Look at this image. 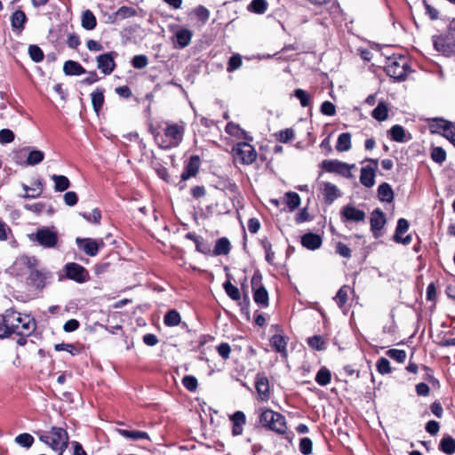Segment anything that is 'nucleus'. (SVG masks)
Here are the masks:
<instances>
[{"mask_svg": "<svg viewBox=\"0 0 455 455\" xmlns=\"http://www.w3.org/2000/svg\"><path fill=\"white\" fill-rule=\"evenodd\" d=\"M185 132V126L183 123H166V126L164 129L163 133H157L155 136V140L157 144L164 149H169L178 147L182 140Z\"/></svg>", "mask_w": 455, "mask_h": 455, "instance_id": "f257e3e1", "label": "nucleus"}, {"mask_svg": "<svg viewBox=\"0 0 455 455\" xmlns=\"http://www.w3.org/2000/svg\"><path fill=\"white\" fill-rule=\"evenodd\" d=\"M35 264V258L21 256L16 259L14 263V267H27L28 268H29V283L37 289H43L44 287L46 286V284L49 283L52 276V274L48 271L33 268V266Z\"/></svg>", "mask_w": 455, "mask_h": 455, "instance_id": "f03ea898", "label": "nucleus"}, {"mask_svg": "<svg viewBox=\"0 0 455 455\" xmlns=\"http://www.w3.org/2000/svg\"><path fill=\"white\" fill-rule=\"evenodd\" d=\"M39 440L62 455L68 443V435L62 427H52L49 435H41Z\"/></svg>", "mask_w": 455, "mask_h": 455, "instance_id": "7ed1b4c3", "label": "nucleus"}, {"mask_svg": "<svg viewBox=\"0 0 455 455\" xmlns=\"http://www.w3.org/2000/svg\"><path fill=\"white\" fill-rule=\"evenodd\" d=\"M434 47L443 55L455 53V20L451 22L448 30L441 36H433Z\"/></svg>", "mask_w": 455, "mask_h": 455, "instance_id": "20e7f679", "label": "nucleus"}, {"mask_svg": "<svg viewBox=\"0 0 455 455\" xmlns=\"http://www.w3.org/2000/svg\"><path fill=\"white\" fill-rule=\"evenodd\" d=\"M260 423L263 427L278 434H284L287 425L284 416L272 410H265L260 415Z\"/></svg>", "mask_w": 455, "mask_h": 455, "instance_id": "39448f33", "label": "nucleus"}, {"mask_svg": "<svg viewBox=\"0 0 455 455\" xmlns=\"http://www.w3.org/2000/svg\"><path fill=\"white\" fill-rule=\"evenodd\" d=\"M408 68L407 60L403 57H400L399 59H389L386 71L390 77L402 81L404 80L407 76Z\"/></svg>", "mask_w": 455, "mask_h": 455, "instance_id": "423d86ee", "label": "nucleus"}, {"mask_svg": "<svg viewBox=\"0 0 455 455\" xmlns=\"http://www.w3.org/2000/svg\"><path fill=\"white\" fill-rule=\"evenodd\" d=\"M16 321L13 322L12 331L20 336H28L34 331L36 328L35 321L28 315H22L15 311Z\"/></svg>", "mask_w": 455, "mask_h": 455, "instance_id": "0eeeda50", "label": "nucleus"}, {"mask_svg": "<svg viewBox=\"0 0 455 455\" xmlns=\"http://www.w3.org/2000/svg\"><path fill=\"white\" fill-rule=\"evenodd\" d=\"M235 159L243 164H251L257 159L255 148L249 143L242 142L233 148Z\"/></svg>", "mask_w": 455, "mask_h": 455, "instance_id": "6e6552de", "label": "nucleus"}, {"mask_svg": "<svg viewBox=\"0 0 455 455\" xmlns=\"http://www.w3.org/2000/svg\"><path fill=\"white\" fill-rule=\"evenodd\" d=\"M321 166L327 172L337 173L347 179L353 177L351 169L355 167V164H348L339 160H323Z\"/></svg>", "mask_w": 455, "mask_h": 455, "instance_id": "1a4fd4ad", "label": "nucleus"}, {"mask_svg": "<svg viewBox=\"0 0 455 455\" xmlns=\"http://www.w3.org/2000/svg\"><path fill=\"white\" fill-rule=\"evenodd\" d=\"M76 243L80 250L86 255L94 257L98 254L100 249L103 248L105 243L103 239L79 238L76 239Z\"/></svg>", "mask_w": 455, "mask_h": 455, "instance_id": "9d476101", "label": "nucleus"}, {"mask_svg": "<svg viewBox=\"0 0 455 455\" xmlns=\"http://www.w3.org/2000/svg\"><path fill=\"white\" fill-rule=\"evenodd\" d=\"M260 283L261 275L259 273H255L251 278V285L254 291V301L261 307H267L268 305V293L267 290L261 286Z\"/></svg>", "mask_w": 455, "mask_h": 455, "instance_id": "9b49d317", "label": "nucleus"}, {"mask_svg": "<svg viewBox=\"0 0 455 455\" xmlns=\"http://www.w3.org/2000/svg\"><path fill=\"white\" fill-rule=\"evenodd\" d=\"M35 235L36 240L44 247L53 248L57 244L58 234L52 229L48 228L38 229Z\"/></svg>", "mask_w": 455, "mask_h": 455, "instance_id": "f8f14e48", "label": "nucleus"}, {"mask_svg": "<svg viewBox=\"0 0 455 455\" xmlns=\"http://www.w3.org/2000/svg\"><path fill=\"white\" fill-rule=\"evenodd\" d=\"M65 271L68 278L77 283H84L89 277L88 271L83 266L77 263L72 262L66 264Z\"/></svg>", "mask_w": 455, "mask_h": 455, "instance_id": "ddd939ff", "label": "nucleus"}, {"mask_svg": "<svg viewBox=\"0 0 455 455\" xmlns=\"http://www.w3.org/2000/svg\"><path fill=\"white\" fill-rule=\"evenodd\" d=\"M117 56L116 52H110L100 54L97 57V67L104 75H110L115 68V58Z\"/></svg>", "mask_w": 455, "mask_h": 455, "instance_id": "4468645a", "label": "nucleus"}, {"mask_svg": "<svg viewBox=\"0 0 455 455\" xmlns=\"http://www.w3.org/2000/svg\"><path fill=\"white\" fill-rule=\"evenodd\" d=\"M340 217L342 221H352V222H363L366 214L363 211L356 208L352 204L345 205L341 212Z\"/></svg>", "mask_w": 455, "mask_h": 455, "instance_id": "2eb2a0df", "label": "nucleus"}, {"mask_svg": "<svg viewBox=\"0 0 455 455\" xmlns=\"http://www.w3.org/2000/svg\"><path fill=\"white\" fill-rule=\"evenodd\" d=\"M15 311L6 310L3 315V322L0 323V339L9 337L12 332L13 322L16 321Z\"/></svg>", "mask_w": 455, "mask_h": 455, "instance_id": "dca6fc26", "label": "nucleus"}, {"mask_svg": "<svg viewBox=\"0 0 455 455\" xmlns=\"http://www.w3.org/2000/svg\"><path fill=\"white\" fill-rule=\"evenodd\" d=\"M409 222L405 219H399L397 221V226L395 229V234L394 235V240L396 243H403L407 245L411 242V235H408L405 237H403V235L408 230Z\"/></svg>", "mask_w": 455, "mask_h": 455, "instance_id": "f3484780", "label": "nucleus"}, {"mask_svg": "<svg viewBox=\"0 0 455 455\" xmlns=\"http://www.w3.org/2000/svg\"><path fill=\"white\" fill-rule=\"evenodd\" d=\"M255 387L260 399L263 401L268 400L270 388L267 378L264 375L258 374L256 377Z\"/></svg>", "mask_w": 455, "mask_h": 455, "instance_id": "a211bd4d", "label": "nucleus"}, {"mask_svg": "<svg viewBox=\"0 0 455 455\" xmlns=\"http://www.w3.org/2000/svg\"><path fill=\"white\" fill-rule=\"evenodd\" d=\"M323 194L326 204H331L336 199L341 196V193L336 185L330 182H323Z\"/></svg>", "mask_w": 455, "mask_h": 455, "instance_id": "6ab92c4d", "label": "nucleus"}, {"mask_svg": "<svg viewBox=\"0 0 455 455\" xmlns=\"http://www.w3.org/2000/svg\"><path fill=\"white\" fill-rule=\"evenodd\" d=\"M301 244L308 250L315 251L322 245V238L316 234L307 233L301 237Z\"/></svg>", "mask_w": 455, "mask_h": 455, "instance_id": "aec40b11", "label": "nucleus"}, {"mask_svg": "<svg viewBox=\"0 0 455 455\" xmlns=\"http://www.w3.org/2000/svg\"><path fill=\"white\" fill-rule=\"evenodd\" d=\"M200 159L197 156L190 157L188 164L186 166L185 171L181 174V179L186 180L191 177L196 175L199 170Z\"/></svg>", "mask_w": 455, "mask_h": 455, "instance_id": "412c9836", "label": "nucleus"}, {"mask_svg": "<svg viewBox=\"0 0 455 455\" xmlns=\"http://www.w3.org/2000/svg\"><path fill=\"white\" fill-rule=\"evenodd\" d=\"M386 223L384 213L379 210L376 209L372 212L371 216V231L376 235V232L380 231Z\"/></svg>", "mask_w": 455, "mask_h": 455, "instance_id": "4be33fe9", "label": "nucleus"}, {"mask_svg": "<svg viewBox=\"0 0 455 455\" xmlns=\"http://www.w3.org/2000/svg\"><path fill=\"white\" fill-rule=\"evenodd\" d=\"M360 182L366 188L375 184V172L372 168L366 166L361 169Z\"/></svg>", "mask_w": 455, "mask_h": 455, "instance_id": "5701e85b", "label": "nucleus"}, {"mask_svg": "<svg viewBox=\"0 0 455 455\" xmlns=\"http://www.w3.org/2000/svg\"><path fill=\"white\" fill-rule=\"evenodd\" d=\"M63 72L67 76H80L85 73V69L78 62L68 60L64 63Z\"/></svg>", "mask_w": 455, "mask_h": 455, "instance_id": "b1692460", "label": "nucleus"}, {"mask_svg": "<svg viewBox=\"0 0 455 455\" xmlns=\"http://www.w3.org/2000/svg\"><path fill=\"white\" fill-rule=\"evenodd\" d=\"M437 122V125L443 130V135L455 146V125L443 119Z\"/></svg>", "mask_w": 455, "mask_h": 455, "instance_id": "393cba45", "label": "nucleus"}, {"mask_svg": "<svg viewBox=\"0 0 455 455\" xmlns=\"http://www.w3.org/2000/svg\"><path fill=\"white\" fill-rule=\"evenodd\" d=\"M176 43L180 48L188 46L192 38V32L188 28H181L175 33Z\"/></svg>", "mask_w": 455, "mask_h": 455, "instance_id": "a878e982", "label": "nucleus"}, {"mask_svg": "<svg viewBox=\"0 0 455 455\" xmlns=\"http://www.w3.org/2000/svg\"><path fill=\"white\" fill-rule=\"evenodd\" d=\"M119 435L127 439L132 440H141L146 439L150 441V437L147 432L139 431V430H126V429H117Z\"/></svg>", "mask_w": 455, "mask_h": 455, "instance_id": "bb28decb", "label": "nucleus"}, {"mask_svg": "<svg viewBox=\"0 0 455 455\" xmlns=\"http://www.w3.org/2000/svg\"><path fill=\"white\" fill-rule=\"evenodd\" d=\"M378 196L380 201L390 203L394 199V192L391 186L387 183H382L378 188Z\"/></svg>", "mask_w": 455, "mask_h": 455, "instance_id": "cd10ccee", "label": "nucleus"}, {"mask_svg": "<svg viewBox=\"0 0 455 455\" xmlns=\"http://www.w3.org/2000/svg\"><path fill=\"white\" fill-rule=\"evenodd\" d=\"M271 346L276 352L282 354L283 356L287 355L286 341L283 336L275 334L270 339Z\"/></svg>", "mask_w": 455, "mask_h": 455, "instance_id": "c85d7f7f", "label": "nucleus"}, {"mask_svg": "<svg viewBox=\"0 0 455 455\" xmlns=\"http://www.w3.org/2000/svg\"><path fill=\"white\" fill-rule=\"evenodd\" d=\"M351 148V135L348 132H343L339 135L336 149L339 152H346Z\"/></svg>", "mask_w": 455, "mask_h": 455, "instance_id": "c756f323", "label": "nucleus"}, {"mask_svg": "<svg viewBox=\"0 0 455 455\" xmlns=\"http://www.w3.org/2000/svg\"><path fill=\"white\" fill-rule=\"evenodd\" d=\"M97 25L95 15L92 11L86 10L82 13V27L87 30H92Z\"/></svg>", "mask_w": 455, "mask_h": 455, "instance_id": "7c9ffc66", "label": "nucleus"}, {"mask_svg": "<svg viewBox=\"0 0 455 455\" xmlns=\"http://www.w3.org/2000/svg\"><path fill=\"white\" fill-rule=\"evenodd\" d=\"M22 188L26 192V194L23 196L25 198H36L42 194L43 191L42 183L40 181L34 182L32 187H28L23 184Z\"/></svg>", "mask_w": 455, "mask_h": 455, "instance_id": "2f4dec72", "label": "nucleus"}, {"mask_svg": "<svg viewBox=\"0 0 455 455\" xmlns=\"http://www.w3.org/2000/svg\"><path fill=\"white\" fill-rule=\"evenodd\" d=\"M371 116L374 119L383 122L387 119L388 108L385 102H379L377 107L372 110Z\"/></svg>", "mask_w": 455, "mask_h": 455, "instance_id": "473e14b6", "label": "nucleus"}, {"mask_svg": "<svg viewBox=\"0 0 455 455\" xmlns=\"http://www.w3.org/2000/svg\"><path fill=\"white\" fill-rule=\"evenodd\" d=\"M52 180L54 182V190L56 192H63L70 186L69 180L64 175L53 174Z\"/></svg>", "mask_w": 455, "mask_h": 455, "instance_id": "72a5a7b5", "label": "nucleus"}, {"mask_svg": "<svg viewBox=\"0 0 455 455\" xmlns=\"http://www.w3.org/2000/svg\"><path fill=\"white\" fill-rule=\"evenodd\" d=\"M439 448L448 455L455 453V439L451 435L444 436L440 442Z\"/></svg>", "mask_w": 455, "mask_h": 455, "instance_id": "f704fd0d", "label": "nucleus"}, {"mask_svg": "<svg viewBox=\"0 0 455 455\" xmlns=\"http://www.w3.org/2000/svg\"><path fill=\"white\" fill-rule=\"evenodd\" d=\"M27 20V17L22 11H16L12 13L11 18L12 27L14 29H19L21 31L23 29L24 24Z\"/></svg>", "mask_w": 455, "mask_h": 455, "instance_id": "c9c22d12", "label": "nucleus"}, {"mask_svg": "<svg viewBox=\"0 0 455 455\" xmlns=\"http://www.w3.org/2000/svg\"><path fill=\"white\" fill-rule=\"evenodd\" d=\"M230 251V243L228 238L222 237L217 240L213 254L227 255Z\"/></svg>", "mask_w": 455, "mask_h": 455, "instance_id": "e433bc0d", "label": "nucleus"}, {"mask_svg": "<svg viewBox=\"0 0 455 455\" xmlns=\"http://www.w3.org/2000/svg\"><path fill=\"white\" fill-rule=\"evenodd\" d=\"M180 321H181L180 315L175 309L169 310L165 314L164 318V323L168 327L177 326L180 324Z\"/></svg>", "mask_w": 455, "mask_h": 455, "instance_id": "4c0bfd02", "label": "nucleus"}, {"mask_svg": "<svg viewBox=\"0 0 455 455\" xmlns=\"http://www.w3.org/2000/svg\"><path fill=\"white\" fill-rule=\"evenodd\" d=\"M92 104L96 113H99L104 103V95L101 90H96L91 93Z\"/></svg>", "mask_w": 455, "mask_h": 455, "instance_id": "58836bf2", "label": "nucleus"}, {"mask_svg": "<svg viewBox=\"0 0 455 455\" xmlns=\"http://www.w3.org/2000/svg\"><path fill=\"white\" fill-rule=\"evenodd\" d=\"M44 158V153L38 149H34L29 152L26 164L29 166H33L36 164H40Z\"/></svg>", "mask_w": 455, "mask_h": 455, "instance_id": "ea45409f", "label": "nucleus"}, {"mask_svg": "<svg viewBox=\"0 0 455 455\" xmlns=\"http://www.w3.org/2000/svg\"><path fill=\"white\" fill-rule=\"evenodd\" d=\"M331 377L330 371L327 368L323 367L318 371L315 376V381L321 386H326L330 383Z\"/></svg>", "mask_w": 455, "mask_h": 455, "instance_id": "a19ab883", "label": "nucleus"}, {"mask_svg": "<svg viewBox=\"0 0 455 455\" xmlns=\"http://www.w3.org/2000/svg\"><path fill=\"white\" fill-rule=\"evenodd\" d=\"M224 290L226 293L228 295L230 299L233 300H239L241 299L240 291L237 287L233 285L229 281H227L223 284Z\"/></svg>", "mask_w": 455, "mask_h": 455, "instance_id": "79ce46f5", "label": "nucleus"}, {"mask_svg": "<svg viewBox=\"0 0 455 455\" xmlns=\"http://www.w3.org/2000/svg\"><path fill=\"white\" fill-rule=\"evenodd\" d=\"M307 344L311 348L318 351L325 349V342L323 337L319 335L308 338Z\"/></svg>", "mask_w": 455, "mask_h": 455, "instance_id": "37998d69", "label": "nucleus"}, {"mask_svg": "<svg viewBox=\"0 0 455 455\" xmlns=\"http://www.w3.org/2000/svg\"><path fill=\"white\" fill-rule=\"evenodd\" d=\"M15 443L22 447L29 448L34 443V437L28 433H23L15 437Z\"/></svg>", "mask_w": 455, "mask_h": 455, "instance_id": "c03bdc74", "label": "nucleus"}, {"mask_svg": "<svg viewBox=\"0 0 455 455\" xmlns=\"http://www.w3.org/2000/svg\"><path fill=\"white\" fill-rule=\"evenodd\" d=\"M248 9L256 13H264L267 9V3L266 0H252Z\"/></svg>", "mask_w": 455, "mask_h": 455, "instance_id": "a18cd8bd", "label": "nucleus"}, {"mask_svg": "<svg viewBox=\"0 0 455 455\" xmlns=\"http://www.w3.org/2000/svg\"><path fill=\"white\" fill-rule=\"evenodd\" d=\"M390 134L393 140L403 142L405 140V131L401 125H394L390 129Z\"/></svg>", "mask_w": 455, "mask_h": 455, "instance_id": "49530a36", "label": "nucleus"}, {"mask_svg": "<svg viewBox=\"0 0 455 455\" xmlns=\"http://www.w3.org/2000/svg\"><path fill=\"white\" fill-rule=\"evenodd\" d=\"M286 204L289 206L291 211H293L300 204V197L295 192H288L285 195Z\"/></svg>", "mask_w": 455, "mask_h": 455, "instance_id": "de8ad7c7", "label": "nucleus"}, {"mask_svg": "<svg viewBox=\"0 0 455 455\" xmlns=\"http://www.w3.org/2000/svg\"><path fill=\"white\" fill-rule=\"evenodd\" d=\"M243 64L242 57L239 54H234L228 62L227 71L231 73L241 68Z\"/></svg>", "mask_w": 455, "mask_h": 455, "instance_id": "09e8293b", "label": "nucleus"}, {"mask_svg": "<svg viewBox=\"0 0 455 455\" xmlns=\"http://www.w3.org/2000/svg\"><path fill=\"white\" fill-rule=\"evenodd\" d=\"M28 54L32 60L35 62H40L44 60V54L43 51L36 44H31L28 47Z\"/></svg>", "mask_w": 455, "mask_h": 455, "instance_id": "8fccbe9b", "label": "nucleus"}, {"mask_svg": "<svg viewBox=\"0 0 455 455\" xmlns=\"http://www.w3.org/2000/svg\"><path fill=\"white\" fill-rule=\"evenodd\" d=\"M348 291H349V287H347V286H342L338 291L337 295L334 298V299L336 300V302L339 307H343L347 303Z\"/></svg>", "mask_w": 455, "mask_h": 455, "instance_id": "3c124183", "label": "nucleus"}, {"mask_svg": "<svg viewBox=\"0 0 455 455\" xmlns=\"http://www.w3.org/2000/svg\"><path fill=\"white\" fill-rule=\"evenodd\" d=\"M294 96L299 100L302 107H307L310 105L311 97L306 91L302 89H296L294 91Z\"/></svg>", "mask_w": 455, "mask_h": 455, "instance_id": "603ef678", "label": "nucleus"}, {"mask_svg": "<svg viewBox=\"0 0 455 455\" xmlns=\"http://www.w3.org/2000/svg\"><path fill=\"white\" fill-rule=\"evenodd\" d=\"M294 131L291 128L284 129L280 131L278 133H275V137L280 142L287 143L294 138Z\"/></svg>", "mask_w": 455, "mask_h": 455, "instance_id": "864d4df0", "label": "nucleus"}, {"mask_svg": "<svg viewBox=\"0 0 455 455\" xmlns=\"http://www.w3.org/2000/svg\"><path fill=\"white\" fill-rule=\"evenodd\" d=\"M136 14H137L136 10L132 7H128V6L120 7L115 13V15L121 20H124V19H126L129 17H133Z\"/></svg>", "mask_w": 455, "mask_h": 455, "instance_id": "5fc2aeb1", "label": "nucleus"}, {"mask_svg": "<svg viewBox=\"0 0 455 455\" xmlns=\"http://www.w3.org/2000/svg\"><path fill=\"white\" fill-rule=\"evenodd\" d=\"M387 355L397 363H403L406 359V352L401 349H389L387 351Z\"/></svg>", "mask_w": 455, "mask_h": 455, "instance_id": "6e6d98bb", "label": "nucleus"}, {"mask_svg": "<svg viewBox=\"0 0 455 455\" xmlns=\"http://www.w3.org/2000/svg\"><path fill=\"white\" fill-rule=\"evenodd\" d=\"M182 384L188 391H196L197 388V379L191 375H186L182 379Z\"/></svg>", "mask_w": 455, "mask_h": 455, "instance_id": "4d7b16f0", "label": "nucleus"}, {"mask_svg": "<svg viewBox=\"0 0 455 455\" xmlns=\"http://www.w3.org/2000/svg\"><path fill=\"white\" fill-rule=\"evenodd\" d=\"M431 157L435 163L442 164L446 159V153L442 148L436 147L433 148Z\"/></svg>", "mask_w": 455, "mask_h": 455, "instance_id": "13d9d810", "label": "nucleus"}, {"mask_svg": "<svg viewBox=\"0 0 455 455\" xmlns=\"http://www.w3.org/2000/svg\"><path fill=\"white\" fill-rule=\"evenodd\" d=\"M377 369L380 374H387L391 372L389 361L384 357L379 358L377 362Z\"/></svg>", "mask_w": 455, "mask_h": 455, "instance_id": "bf43d9fd", "label": "nucleus"}, {"mask_svg": "<svg viewBox=\"0 0 455 455\" xmlns=\"http://www.w3.org/2000/svg\"><path fill=\"white\" fill-rule=\"evenodd\" d=\"M312 441L307 438L304 437L299 442V451L304 455H309L312 452Z\"/></svg>", "mask_w": 455, "mask_h": 455, "instance_id": "052dcab7", "label": "nucleus"}, {"mask_svg": "<svg viewBox=\"0 0 455 455\" xmlns=\"http://www.w3.org/2000/svg\"><path fill=\"white\" fill-rule=\"evenodd\" d=\"M132 64L135 68H144L148 64V60L146 55H136L132 60Z\"/></svg>", "mask_w": 455, "mask_h": 455, "instance_id": "680f3d73", "label": "nucleus"}, {"mask_svg": "<svg viewBox=\"0 0 455 455\" xmlns=\"http://www.w3.org/2000/svg\"><path fill=\"white\" fill-rule=\"evenodd\" d=\"M194 12L195 14L196 15V17L203 22V23H205L209 17H210V12L207 8H205L204 6L203 5H199L197 6L195 10H194Z\"/></svg>", "mask_w": 455, "mask_h": 455, "instance_id": "e2e57ef3", "label": "nucleus"}, {"mask_svg": "<svg viewBox=\"0 0 455 455\" xmlns=\"http://www.w3.org/2000/svg\"><path fill=\"white\" fill-rule=\"evenodd\" d=\"M321 112L326 116H334L336 114V108L331 101H324L321 106Z\"/></svg>", "mask_w": 455, "mask_h": 455, "instance_id": "0e129e2a", "label": "nucleus"}, {"mask_svg": "<svg viewBox=\"0 0 455 455\" xmlns=\"http://www.w3.org/2000/svg\"><path fill=\"white\" fill-rule=\"evenodd\" d=\"M82 216L84 219H86L88 221L93 222L96 224L100 223V219H101V213L99 209H93L92 213H90L89 215H87L86 213H82Z\"/></svg>", "mask_w": 455, "mask_h": 455, "instance_id": "69168bd1", "label": "nucleus"}, {"mask_svg": "<svg viewBox=\"0 0 455 455\" xmlns=\"http://www.w3.org/2000/svg\"><path fill=\"white\" fill-rule=\"evenodd\" d=\"M14 140V133L9 129H3L0 131V142L10 143Z\"/></svg>", "mask_w": 455, "mask_h": 455, "instance_id": "338daca9", "label": "nucleus"}, {"mask_svg": "<svg viewBox=\"0 0 455 455\" xmlns=\"http://www.w3.org/2000/svg\"><path fill=\"white\" fill-rule=\"evenodd\" d=\"M217 351L222 358L228 359L231 352V347L228 343H221L217 347Z\"/></svg>", "mask_w": 455, "mask_h": 455, "instance_id": "774afa93", "label": "nucleus"}]
</instances>
